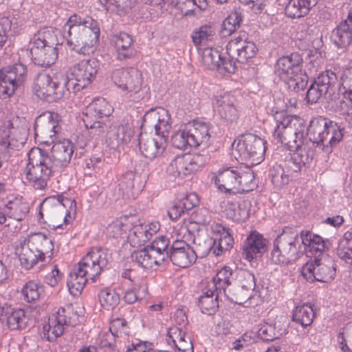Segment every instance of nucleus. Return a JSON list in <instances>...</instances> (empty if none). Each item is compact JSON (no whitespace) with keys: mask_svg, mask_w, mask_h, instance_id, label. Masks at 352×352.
I'll return each instance as SVG.
<instances>
[{"mask_svg":"<svg viewBox=\"0 0 352 352\" xmlns=\"http://www.w3.org/2000/svg\"><path fill=\"white\" fill-rule=\"evenodd\" d=\"M168 258L173 265L184 268L194 263L197 255L195 249L186 241L175 240L172 243Z\"/></svg>","mask_w":352,"mask_h":352,"instance_id":"20","label":"nucleus"},{"mask_svg":"<svg viewBox=\"0 0 352 352\" xmlns=\"http://www.w3.org/2000/svg\"><path fill=\"white\" fill-rule=\"evenodd\" d=\"M285 331V327L280 322H275L274 324L264 322L259 324L257 333L263 341L272 342L280 338Z\"/></svg>","mask_w":352,"mask_h":352,"instance_id":"37","label":"nucleus"},{"mask_svg":"<svg viewBox=\"0 0 352 352\" xmlns=\"http://www.w3.org/2000/svg\"><path fill=\"white\" fill-rule=\"evenodd\" d=\"M314 316L315 314L312 307L309 304H303L295 308L292 320L294 322L305 327L312 323Z\"/></svg>","mask_w":352,"mask_h":352,"instance_id":"43","label":"nucleus"},{"mask_svg":"<svg viewBox=\"0 0 352 352\" xmlns=\"http://www.w3.org/2000/svg\"><path fill=\"white\" fill-rule=\"evenodd\" d=\"M68 28L67 44L72 50L80 54L87 55L95 50L98 41L100 28L97 21L89 16H81L74 14L65 25Z\"/></svg>","mask_w":352,"mask_h":352,"instance_id":"3","label":"nucleus"},{"mask_svg":"<svg viewBox=\"0 0 352 352\" xmlns=\"http://www.w3.org/2000/svg\"><path fill=\"white\" fill-rule=\"evenodd\" d=\"M302 56L294 52L279 58L275 64L276 74L294 92L304 90L307 85L308 76L302 72Z\"/></svg>","mask_w":352,"mask_h":352,"instance_id":"6","label":"nucleus"},{"mask_svg":"<svg viewBox=\"0 0 352 352\" xmlns=\"http://www.w3.org/2000/svg\"><path fill=\"white\" fill-rule=\"evenodd\" d=\"M143 124L154 128L157 135L168 137L171 127L170 116L164 108H152L144 114Z\"/></svg>","mask_w":352,"mask_h":352,"instance_id":"19","label":"nucleus"},{"mask_svg":"<svg viewBox=\"0 0 352 352\" xmlns=\"http://www.w3.org/2000/svg\"><path fill=\"white\" fill-rule=\"evenodd\" d=\"M269 177L276 188H280L287 185L291 179L283 166L278 164H276L270 168Z\"/></svg>","mask_w":352,"mask_h":352,"instance_id":"51","label":"nucleus"},{"mask_svg":"<svg viewBox=\"0 0 352 352\" xmlns=\"http://www.w3.org/2000/svg\"><path fill=\"white\" fill-rule=\"evenodd\" d=\"M318 0H289L285 6V14L290 18H300L307 15Z\"/></svg>","mask_w":352,"mask_h":352,"instance_id":"35","label":"nucleus"},{"mask_svg":"<svg viewBox=\"0 0 352 352\" xmlns=\"http://www.w3.org/2000/svg\"><path fill=\"white\" fill-rule=\"evenodd\" d=\"M343 100L340 101V111L345 116V120L352 124V94H342Z\"/></svg>","mask_w":352,"mask_h":352,"instance_id":"63","label":"nucleus"},{"mask_svg":"<svg viewBox=\"0 0 352 352\" xmlns=\"http://www.w3.org/2000/svg\"><path fill=\"white\" fill-rule=\"evenodd\" d=\"M73 153L74 145L68 140L54 143L50 155L41 149L32 151L28 154L27 179L32 183L34 188L44 189L50 177L69 164Z\"/></svg>","mask_w":352,"mask_h":352,"instance_id":"1","label":"nucleus"},{"mask_svg":"<svg viewBox=\"0 0 352 352\" xmlns=\"http://www.w3.org/2000/svg\"><path fill=\"white\" fill-rule=\"evenodd\" d=\"M75 201L67 198L61 199L56 197L46 198L40 206L39 221L48 223L54 228H60L63 221L65 224L69 223L71 219L70 212L67 209V206L72 209Z\"/></svg>","mask_w":352,"mask_h":352,"instance_id":"9","label":"nucleus"},{"mask_svg":"<svg viewBox=\"0 0 352 352\" xmlns=\"http://www.w3.org/2000/svg\"><path fill=\"white\" fill-rule=\"evenodd\" d=\"M28 212V207L19 200L10 201L3 208V212L10 218L21 221Z\"/></svg>","mask_w":352,"mask_h":352,"instance_id":"45","label":"nucleus"},{"mask_svg":"<svg viewBox=\"0 0 352 352\" xmlns=\"http://www.w3.org/2000/svg\"><path fill=\"white\" fill-rule=\"evenodd\" d=\"M183 155L175 157L167 167V172L174 177H182L187 176Z\"/></svg>","mask_w":352,"mask_h":352,"instance_id":"59","label":"nucleus"},{"mask_svg":"<svg viewBox=\"0 0 352 352\" xmlns=\"http://www.w3.org/2000/svg\"><path fill=\"white\" fill-rule=\"evenodd\" d=\"M148 247L152 248L153 252L155 253V257L160 256L161 264L168 259L170 250H168V241L165 236H162L156 239Z\"/></svg>","mask_w":352,"mask_h":352,"instance_id":"55","label":"nucleus"},{"mask_svg":"<svg viewBox=\"0 0 352 352\" xmlns=\"http://www.w3.org/2000/svg\"><path fill=\"white\" fill-rule=\"evenodd\" d=\"M101 306L107 309L112 310L120 302V296L114 290L106 289L101 290L98 294Z\"/></svg>","mask_w":352,"mask_h":352,"instance_id":"52","label":"nucleus"},{"mask_svg":"<svg viewBox=\"0 0 352 352\" xmlns=\"http://www.w3.org/2000/svg\"><path fill=\"white\" fill-rule=\"evenodd\" d=\"M214 232L219 233L221 236L218 239V245L216 246V240L214 241L213 253L219 256L224 251L228 250L232 245L233 239L229 232V228L217 223L212 227Z\"/></svg>","mask_w":352,"mask_h":352,"instance_id":"39","label":"nucleus"},{"mask_svg":"<svg viewBox=\"0 0 352 352\" xmlns=\"http://www.w3.org/2000/svg\"><path fill=\"white\" fill-rule=\"evenodd\" d=\"M226 50L228 56L243 63L256 55L258 47L253 41L248 40L247 34L243 32L228 42Z\"/></svg>","mask_w":352,"mask_h":352,"instance_id":"18","label":"nucleus"},{"mask_svg":"<svg viewBox=\"0 0 352 352\" xmlns=\"http://www.w3.org/2000/svg\"><path fill=\"white\" fill-rule=\"evenodd\" d=\"M27 73L25 65L16 63L0 70V97L11 96L24 81Z\"/></svg>","mask_w":352,"mask_h":352,"instance_id":"14","label":"nucleus"},{"mask_svg":"<svg viewBox=\"0 0 352 352\" xmlns=\"http://www.w3.org/2000/svg\"><path fill=\"white\" fill-rule=\"evenodd\" d=\"M98 68L99 62L95 58L81 60L72 68V78L65 76V88L76 92L86 87L95 78Z\"/></svg>","mask_w":352,"mask_h":352,"instance_id":"12","label":"nucleus"},{"mask_svg":"<svg viewBox=\"0 0 352 352\" xmlns=\"http://www.w3.org/2000/svg\"><path fill=\"white\" fill-rule=\"evenodd\" d=\"M109 331H111V336L120 337L122 335L128 334V327L126 326V321L123 318H116L111 322Z\"/></svg>","mask_w":352,"mask_h":352,"instance_id":"61","label":"nucleus"},{"mask_svg":"<svg viewBox=\"0 0 352 352\" xmlns=\"http://www.w3.org/2000/svg\"><path fill=\"white\" fill-rule=\"evenodd\" d=\"M0 316L4 317L8 327L11 330L25 329L28 320L23 309H14L10 306H3L0 310Z\"/></svg>","mask_w":352,"mask_h":352,"instance_id":"30","label":"nucleus"},{"mask_svg":"<svg viewBox=\"0 0 352 352\" xmlns=\"http://www.w3.org/2000/svg\"><path fill=\"white\" fill-rule=\"evenodd\" d=\"M221 54L215 48H205L202 52V62L210 69H219Z\"/></svg>","mask_w":352,"mask_h":352,"instance_id":"54","label":"nucleus"},{"mask_svg":"<svg viewBox=\"0 0 352 352\" xmlns=\"http://www.w3.org/2000/svg\"><path fill=\"white\" fill-rule=\"evenodd\" d=\"M213 104L216 107L220 117L227 122H233L239 118V110L236 98L226 93L216 96Z\"/></svg>","mask_w":352,"mask_h":352,"instance_id":"23","label":"nucleus"},{"mask_svg":"<svg viewBox=\"0 0 352 352\" xmlns=\"http://www.w3.org/2000/svg\"><path fill=\"white\" fill-rule=\"evenodd\" d=\"M189 135L188 131L179 130L171 137V142L174 147L179 149H186L188 146H190L188 141Z\"/></svg>","mask_w":352,"mask_h":352,"instance_id":"64","label":"nucleus"},{"mask_svg":"<svg viewBox=\"0 0 352 352\" xmlns=\"http://www.w3.org/2000/svg\"><path fill=\"white\" fill-rule=\"evenodd\" d=\"M43 292V287L33 280L27 283L22 289L24 299L28 302L38 300Z\"/></svg>","mask_w":352,"mask_h":352,"instance_id":"57","label":"nucleus"},{"mask_svg":"<svg viewBox=\"0 0 352 352\" xmlns=\"http://www.w3.org/2000/svg\"><path fill=\"white\" fill-rule=\"evenodd\" d=\"M111 80L117 87L128 93L137 94L142 86V73L133 67L113 70Z\"/></svg>","mask_w":352,"mask_h":352,"instance_id":"16","label":"nucleus"},{"mask_svg":"<svg viewBox=\"0 0 352 352\" xmlns=\"http://www.w3.org/2000/svg\"><path fill=\"white\" fill-rule=\"evenodd\" d=\"M198 306L203 314H214L219 307V292L217 291L215 297L201 295L198 300Z\"/></svg>","mask_w":352,"mask_h":352,"instance_id":"53","label":"nucleus"},{"mask_svg":"<svg viewBox=\"0 0 352 352\" xmlns=\"http://www.w3.org/2000/svg\"><path fill=\"white\" fill-rule=\"evenodd\" d=\"M239 166L228 167L219 171L214 178V184L222 192L237 193Z\"/></svg>","mask_w":352,"mask_h":352,"instance_id":"27","label":"nucleus"},{"mask_svg":"<svg viewBox=\"0 0 352 352\" xmlns=\"http://www.w3.org/2000/svg\"><path fill=\"white\" fill-rule=\"evenodd\" d=\"M16 254L19 256L21 265L25 270H30L40 261V256L29 246L25 238L16 248Z\"/></svg>","mask_w":352,"mask_h":352,"instance_id":"33","label":"nucleus"},{"mask_svg":"<svg viewBox=\"0 0 352 352\" xmlns=\"http://www.w3.org/2000/svg\"><path fill=\"white\" fill-rule=\"evenodd\" d=\"M30 54L35 65L48 67L54 64L57 59L58 49L45 46L40 41H31Z\"/></svg>","mask_w":352,"mask_h":352,"instance_id":"22","label":"nucleus"},{"mask_svg":"<svg viewBox=\"0 0 352 352\" xmlns=\"http://www.w3.org/2000/svg\"><path fill=\"white\" fill-rule=\"evenodd\" d=\"M233 276V272L229 267H224L219 270L213 278L214 286L219 289L220 292L224 294V288H232L231 286L230 277Z\"/></svg>","mask_w":352,"mask_h":352,"instance_id":"50","label":"nucleus"},{"mask_svg":"<svg viewBox=\"0 0 352 352\" xmlns=\"http://www.w3.org/2000/svg\"><path fill=\"white\" fill-rule=\"evenodd\" d=\"M331 39L338 48L346 50L352 42V26L341 22L331 33Z\"/></svg>","mask_w":352,"mask_h":352,"instance_id":"34","label":"nucleus"},{"mask_svg":"<svg viewBox=\"0 0 352 352\" xmlns=\"http://www.w3.org/2000/svg\"><path fill=\"white\" fill-rule=\"evenodd\" d=\"M100 3L111 9L118 14L122 15L128 13L135 6L136 0H98Z\"/></svg>","mask_w":352,"mask_h":352,"instance_id":"48","label":"nucleus"},{"mask_svg":"<svg viewBox=\"0 0 352 352\" xmlns=\"http://www.w3.org/2000/svg\"><path fill=\"white\" fill-rule=\"evenodd\" d=\"M267 239L263 235L254 231L247 237L243 245V254L251 261L257 256H261L267 251Z\"/></svg>","mask_w":352,"mask_h":352,"instance_id":"25","label":"nucleus"},{"mask_svg":"<svg viewBox=\"0 0 352 352\" xmlns=\"http://www.w3.org/2000/svg\"><path fill=\"white\" fill-rule=\"evenodd\" d=\"M302 144L298 146V148H294V153L292 154L294 160H296L304 166L307 164H309L314 157V152L312 151H307L305 148L302 147Z\"/></svg>","mask_w":352,"mask_h":352,"instance_id":"62","label":"nucleus"},{"mask_svg":"<svg viewBox=\"0 0 352 352\" xmlns=\"http://www.w3.org/2000/svg\"><path fill=\"white\" fill-rule=\"evenodd\" d=\"M133 222L130 220V229L128 230V241L133 247H139L144 245L151 239L148 232L143 224L135 225L131 227Z\"/></svg>","mask_w":352,"mask_h":352,"instance_id":"41","label":"nucleus"},{"mask_svg":"<svg viewBox=\"0 0 352 352\" xmlns=\"http://www.w3.org/2000/svg\"><path fill=\"white\" fill-rule=\"evenodd\" d=\"M65 309L60 308L57 311V316L56 317L57 324L53 327L51 325L43 327L44 337L49 341H52L56 338L59 337L63 333V324H66V316H65Z\"/></svg>","mask_w":352,"mask_h":352,"instance_id":"42","label":"nucleus"},{"mask_svg":"<svg viewBox=\"0 0 352 352\" xmlns=\"http://www.w3.org/2000/svg\"><path fill=\"white\" fill-rule=\"evenodd\" d=\"M209 126L202 122H196L188 130L190 147L202 146L207 148L211 138Z\"/></svg>","mask_w":352,"mask_h":352,"instance_id":"29","label":"nucleus"},{"mask_svg":"<svg viewBox=\"0 0 352 352\" xmlns=\"http://www.w3.org/2000/svg\"><path fill=\"white\" fill-rule=\"evenodd\" d=\"M113 42L117 51V58L120 60L131 58L135 54L132 37L125 32L113 36Z\"/></svg>","mask_w":352,"mask_h":352,"instance_id":"31","label":"nucleus"},{"mask_svg":"<svg viewBox=\"0 0 352 352\" xmlns=\"http://www.w3.org/2000/svg\"><path fill=\"white\" fill-rule=\"evenodd\" d=\"M241 21L242 19L239 12H232L222 23L221 30V36H226L234 33L240 28Z\"/></svg>","mask_w":352,"mask_h":352,"instance_id":"49","label":"nucleus"},{"mask_svg":"<svg viewBox=\"0 0 352 352\" xmlns=\"http://www.w3.org/2000/svg\"><path fill=\"white\" fill-rule=\"evenodd\" d=\"M110 259L109 250L99 247L92 248L71 270L67 278L69 292L73 296L80 294L88 279L95 282L107 266Z\"/></svg>","mask_w":352,"mask_h":352,"instance_id":"2","label":"nucleus"},{"mask_svg":"<svg viewBox=\"0 0 352 352\" xmlns=\"http://www.w3.org/2000/svg\"><path fill=\"white\" fill-rule=\"evenodd\" d=\"M199 197L196 193H190L185 197L176 200L168 210V214L171 219H177L185 212L191 210L199 204Z\"/></svg>","mask_w":352,"mask_h":352,"instance_id":"32","label":"nucleus"},{"mask_svg":"<svg viewBox=\"0 0 352 352\" xmlns=\"http://www.w3.org/2000/svg\"><path fill=\"white\" fill-rule=\"evenodd\" d=\"M155 254L152 248L146 246L141 250L133 252L131 257L133 261L137 263L142 267L151 268L153 265L161 264L160 256L155 257Z\"/></svg>","mask_w":352,"mask_h":352,"instance_id":"36","label":"nucleus"},{"mask_svg":"<svg viewBox=\"0 0 352 352\" xmlns=\"http://www.w3.org/2000/svg\"><path fill=\"white\" fill-rule=\"evenodd\" d=\"M338 76L331 70L322 72L309 86L306 95L307 103L318 102L322 96L331 98L338 84Z\"/></svg>","mask_w":352,"mask_h":352,"instance_id":"13","label":"nucleus"},{"mask_svg":"<svg viewBox=\"0 0 352 352\" xmlns=\"http://www.w3.org/2000/svg\"><path fill=\"white\" fill-rule=\"evenodd\" d=\"M276 126L273 136L289 150L298 148L303 144L306 126L302 119L292 117L284 111H276L274 115Z\"/></svg>","mask_w":352,"mask_h":352,"instance_id":"5","label":"nucleus"},{"mask_svg":"<svg viewBox=\"0 0 352 352\" xmlns=\"http://www.w3.org/2000/svg\"><path fill=\"white\" fill-rule=\"evenodd\" d=\"M130 229V219L124 218L116 219L107 227V232L109 236L117 238L122 233H126Z\"/></svg>","mask_w":352,"mask_h":352,"instance_id":"56","label":"nucleus"},{"mask_svg":"<svg viewBox=\"0 0 352 352\" xmlns=\"http://www.w3.org/2000/svg\"><path fill=\"white\" fill-rule=\"evenodd\" d=\"M336 272L335 264L332 260L327 259L322 262L318 256L314 258V261L307 263L303 266L302 275L310 282L327 283L334 278Z\"/></svg>","mask_w":352,"mask_h":352,"instance_id":"15","label":"nucleus"},{"mask_svg":"<svg viewBox=\"0 0 352 352\" xmlns=\"http://www.w3.org/2000/svg\"><path fill=\"white\" fill-rule=\"evenodd\" d=\"M168 137L155 133V137L140 140V150L145 157L151 160L160 157L165 151Z\"/></svg>","mask_w":352,"mask_h":352,"instance_id":"26","label":"nucleus"},{"mask_svg":"<svg viewBox=\"0 0 352 352\" xmlns=\"http://www.w3.org/2000/svg\"><path fill=\"white\" fill-rule=\"evenodd\" d=\"M25 239L29 243V246L40 256L41 261H44L46 256L52 258L54 245L52 240L45 234L40 232L35 233Z\"/></svg>","mask_w":352,"mask_h":352,"instance_id":"28","label":"nucleus"},{"mask_svg":"<svg viewBox=\"0 0 352 352\" xmlns=\"http://www.w3.org/2000/svg\"><path fill=\"white\" fill-rule=\"evenodd\" d=\"M53 116L51 112L47 111L39 115L34 122L35 135L41 136L45 144L53 143L58 133L57 122L54 120Z\"/></svg>","mask_w":352,"mask_h":352,"instance_id":"21","label":"nucleus"},{"mask_svg":"<svg viewBox=\"0 0 352 352\" xmlns=\"http://www.w3.org/2000/svg\"><path fill=\"white\" fill-rule=\"evenodd\" d=\"M342 129L335 122L320 116L311 120L306 134L309 140L326 152L338 143L343 137Z\"/></svg>","mask_w":352,"mask_h":352,"instance_id":"7","label":"nucleus"},{"mask_svg":"<svg viewBox=\"0 0 352 352\" xmlns=\"http://www.w3.org/2000/svg\"><path fill=\"white\" fill-rule=\"evenodd\" d=\"M237 193L253 190L256 186L254 173L249 166H239Z\"/></svg>","mask_w":352,"mask_h":352,"instance_id":"38","label":"nucleus"},{"mask_svg":"<svg viewBox=\"0 0 352 352\" xmlns=\"http://www.w3.org/2000/svg\"><path fill=\"white\" fill-rule=\"evenodd\" d=\"M106 142L111 148L118 147L121 144H126L129 135L126 134L124 126H113L109 127V130L106 131Z\"/></svg>","mask_w":352,"mask_h":352,"instance_id":"40","label":"nucleus"},{"mask_svg":"<svg viewBox=\"0 0 352 352\" xmlns=\"http://www.w3.org/2000/svg\"><path fill=\"white\" fill-rule=\"evenodd\" d=\"M146 289L144 287L135 284L131 289L125 292L124 300L128 304H133L138 300L145 297Z\"/></svg>","mask_w":352,"mask_h":352,"instance_id":"60","label":"nucleus"},{"mask_svg":"<svg viewBox=\"0 0 352 352\" xmlns=\"http://www.w3.org/2000/svg\"><path fill=\"white\" fill-rule=\"evenodd\" d=\"M33 41H40L52 48L58 49L59 42L57 37V30L52 28H45L39 30L34 36Z\"/></svg>","mask_w":352,"mask_h":352,"instance_id":"46","label":"nucleus"},{"mask_svg":"<svg viewBox=\"0 0 352 352\" xmlns=\"http://www.w3.org/2000/svg\"><path fill=\"white\" fill-rule=\"evenodd\" d=\"M339 94H352V67L345 69L340 76Z\"/></svg>","mask_w":352,"mask_h":352,"instance_id":"58","label":"nucleus"},{"mask_svg":"<svg viewBox=\"0 0 352 352\" xmlns=\"http://www.w3.org/2000/svg\"><path fill=\"white\" fill-rule=\"evenodd\" d=\"M337 254L342 260L352 265V231L346 232L339 241Z\"/></svg>","mask_w":352,"mask_h":352,"instance_id":"44","label":"nucleus"},{"mask_svg":"<svg viewBox=\"0 0 352 352\" xmlns=\"http://www.w3.org/2000/svg\"><path fill=\"white\" fill-rule=\"evenodd\" d=\"M238 280L232 288H224V295L231 302L241 304L250 298V292L256 286L254 276L247 270H241L236 274Z\"/></svg>","mask_w":352,"mask_h":352,"instance_id":"17","label":"nucleus"},{"mask_svg":"<svg viewBox=\"0 0 352 352\" xmlns=\"http://www.w3.org/2000/svg\"><path fill=\"white\" fill-rule=\"evenodd\" d=\"M300 232L290 227H285L274 241L271 260L277 265H287L296 261L304 250Z\"/></svg>","mask_w":352,"mask_h":352,"instance_id":"4","label":"nucleus"},{"mask_svg":"<svg viewBox=\"0 0 352 352\" xmlns=\"http://www.w3.org/2000/svg\"><path fill=\"white\" fill-rule=\"evenodd\" d=\"M65 82L67 78L63 72L52 73V75L40 73L34 81L37 96L48 102L56 101L62 97V88L65 87Z\"/></svg>","mask_w":352,"mask_h":352,"instance_id":"11","label":"nucleus"},{"mask_svg":"<svg viewBox=\"0 0 352 352\" xmlns=\"http://www.w3.org/2000/svg\"><path fill=\"white\" fill-rule=\"evenodd\" d=\"M113 109L104 98H96L86 108L82 121L90 135L96 139L103 137L108 128L107 121Z\"/></svg>","mask_w":352,"mask_h":352,"instance_id":"8","label":"nucleus"},{"mask_svg":"<svg viewBox=\"0 0 352 352\" xmlns=\"http://www.w3.org/2000/svg\"><path fill=\"white\" fill-rule=\"evenodd\" d=\"M215 35V28L212 24L201 25L198 30H195L192 35V41L196 45H200L207 41H212Z\"/></svg>","mask_w":352,"mask_h":352,"instance_id":"47","label":"nucleus"},{"mask_svg":"<svg viewBox=\"0 0 352 352\" xmlns=\"http://www.w3.org/2000/svg\"><path fill=\"white\" fill-rule=\"evenodd\" d=\"M118 190L127 199H135L144 188L139 175L126 172L118 179Z\"/></svg>","mask_w":352,"mask_h":352,"instance_id":"24","label":"nucleus"},{"mask_svg":"<svg viewBox=\"0 0 352 352\" xmlns=\"http://www.w3.org/2000/svg\"><path fill=\"white\" fill-rule=\"evenodd\" d=\"M265 144L266 142L261 138L248 133L242 135L237 142L234 140L232 146L236 144L235 155H238L241 160L254 166L263 161L266 151Z\"/></svg>","mask_w":352,"mask_h":352,"instance_id":"10","label":"nucleus"}]
</instances>
